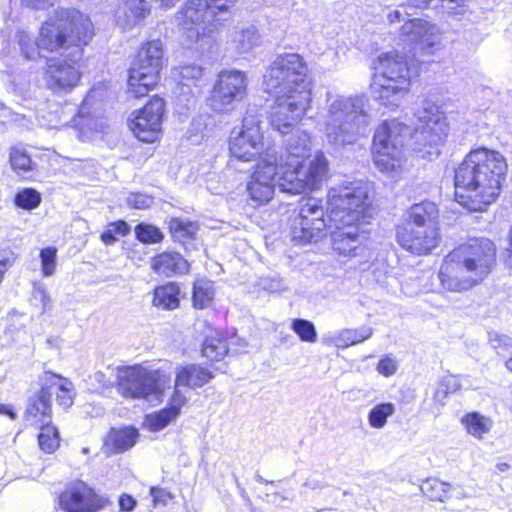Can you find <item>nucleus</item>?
Here are the masks:
<instances>
[{"mask_svg": "<svg viewBox=\"0 0 512 512\" xmlns=\"http://www.w3.org/2000/svg\"><path fill=\"white\" fill-rule=\"evenodd\" d=\"M263 84L266 92L277 96L270 124L280 134H288L310 107L307 65L299 54L279 55L264 75Z\"/></svg>", "mask_w": 512, "mask_h": 512, "instance_id": "1", "label": "nucleus"}, {"mask_svg": "<svg viewBox=\"0 0 512 512\" xmlns=\"http://www.w3.org/2000/svg\"><path fill=\"white\" fill-rule=\"evenodd\" d=\"M373 194V184L364 180L345 182L329 189V221L334 225L330 233L333 249L339 255L352 257L363 253L365 236L358 232L356 224L372 217Z\"/></svg>", "mask_w": 512, "mask_h": 512, "instance_id": "2", "label": "nucleus"}, {"mask_svg": "<svg viewBox=\"0 0 512 512\" xmlns=\"http://www.w3.org/2000/svg\"><path fill=\"white\" fill-rule=\"evenodd\" d=\"M328 162H258L247 184V192L254 202H269L275 186L280 192L298 195L306 190L319 189L328 178Z\"/></svg>", "mask_w": 512, "mask_h": 512, "instance_id": "3", "label": "nucleus"}, {"mask_svg": "<svg viewBox=\"0 0 512 512\" xmlns=\"http://www.w3.org/2000/svg\"><path fill=\"white\" fill-rule=\"evenodd\" d=\"M496 265V247L487 238L470 239L451 251L438 272L449 292L468 291L483 282Z\"/></svg>", "mask_w": 512, "mask_h": 512, "instance_id": "4", "label": "nucleus"}, {"mask_svg": "<svg viewBox=\"0 0 512 512\" xmlns=\"http://www.w3.org/2000/svg\"><path fill=\"white\" fill-rule=\"evenodd\" d=\"M507 162H461L455 169V200L470 211H483L500 195Z\"/></svg>", "mask_w": 512, "mask_h": 512, "instance_id": "5", "label": "nucleus"}, {"mask_svg": "<svg viewBox=\"0 0 512 512\" xmlns=\"http://www.w3.org/2000/svg\"><path fill=\"white\" fill-rule=\"evenodd\" d=\"M367 102L363 96L346 97L330 91L326 93L323 127L331 145L342 147L354 144L366 133L371 122Z\"/></svg>", "mask_w": 512, "mask_h": 512, "instance_id": "6", "label": "nucleus"}, {"mask_svg": "<svg viewBox=\"0 0 512 512\" xmlns=\"http://www.w3.org/2000/svg\"><path fill=\"white\" fill-rule=\"evenodd\" d=\"M94 35L91 20L76 10H61L57 12L55 21L45 22L37 39L41 50L57 52L60 57L70 61H80L83 56V46L87 45Z\"/></svg>", "mask_w": 512, "mask_h": 512, "instance_id": "7", "label": "nucleus"}, {"mask_svg": "<svg viewBox=\"0 0 512 512\" xmlns=\"http://www.w3.org/2000/svg\"><path fill=\"white\" fill-rule=\"evenodd\" d=\"M397 241L412 254L432 253L441 242L439 210L435 203L423 201L413 205L408 221L397 230Z\"/></svg>", "mask_w": 512, "mask_h": 512, "instance_id": "8", "label": "nucleus"}, {"mask_svg": "<svg viewBox=\"0 0 512 512\" xmlns=\"http://www.w3.org/2000/svg\"><path fill=\"white\" fill-rule=\"evenodd\" d=\"M417 122L413 138L419 147L415 148L419 158H437L449 133L447 117L440 107L430 101L423 102L415 113Z\"/></svg>", "mask_w": 512, "mask_h": 512, "instance_id": "9", "label": "nucleus"}, {"mask_svg": "<svg viewBox=\"0 0 512 512\" xmlns=\"http://www.w3.org/2000/svg\"><path fill=\"white\" fill-rule=\"evenodd\" d=\"M261 116L248 111L239 127L230 134L229 151L237 160H276L274 145L265 144L261 128Z\"/></svg>", "mask_w": 512, "mask_h": 512, "instance_id": "10", "label": "nucleus"}, {"mask_svg": "<svg viewBox=\"0 0 512 512\" xmlns=\"http://www.w3.org/2000/svg\"><path fill=\"white\" fill-rule=\"evenodd\" d=\"M118 371V389L125 398L159 400L171 380L161 369L129 366Z\"/></svg>", "mask_w": 512, "mask_h": 512, "instance_id": "11", "label": "nucleus"}, {"mask_svg": "<svg viewBox=\"0 0 512 512\" xmlns=\"http://www.w3.org/2000/svg\"><path fill=\"white\" fill-rule=\"evenodd\" d=\"M163 65L162 42L153 40L144 44L129 69L128 91L136 98L147 95L156 86Z\"/></svg>", "mask_w": 512, "mask_h": 512, "instance_id": "12", "label": "nucleus"}, {"mask_svg": "<svg viewBox=\"0 0 512 512\" xmlns=\"http://www.w3.org/2000/svg\"><path fill=\"white\" fill-rule=\"evenodd\" d=\"M330 211L329 200L327 210L324 209L322 201L315 198H310L303 203L299 209L298 217L293 222L292 242L298 245H306L322 239L334 227L329 221Z\"/></svg>", "mask_w": 512, "mask_h": 512, "instance_id": "13", "label": "nucleus"}, {"mask_svg": "<svg viewBox=\"0 0 512 512\" xmlns=\"http://www.w3.org/2000/svg\"><path fill=\"white\" fill-rule=\"evenodd\" d=\"M246 90L244 73L237 70L221 71L213 86L209 106L215 112L232 110L236 103L244 99Z\"/></svg>", "mask_w": 512, "mask_h": 512, "instance_id": "14", "label": "nucleus"}, {"mask_svg": "<svg viewBox=\"0 0 512 512\" xmlns=\"http://www.w3.org/2000/svg\"><path fill=\"white\" fill-rule=\"evenodd\" d=\"M176 21L186 34L189 43L197 42L220 24L214 16L208 15L207 5L201 0H189L176 14Z\"/></svg>", "mask_w": 512, "mask_h": 512, "instance_id": "15", "label": "nucleus"}, {"mask_svg": "<svg viewBox=\"0 0 512 512\" xmlns=\"http://www.w3.org/2000/svg\"><path fill=\"white\" fill-rule=\"evenodd\" d=\"M109 503L108 498L80 480L67 485L59 496V506L65 512H99Z\"/></svg>", "mask_w": 512, "mask_h": 512, "instance_id": "16", "label": "nucleus"}, {"mask_svg": "<svg viewBox=\"0 0 512 512\" xmlns=\"http://www.w3.org/2000/svg\"><path fill=\"white\" fill-rule=\"evenodd\" d=\"M409 133V127L397 119L382 122L373 136L372 153L396 160Z\"/></svg>", "mask_w": 512, "mask_h": 512, "instance_id": "17", "label": "nucleus"}, {"mask_svg": "<svg viewBox=\"0 0 512 512\" xmlns=\"http://www.w3.org/2000/svg\"><path fill=\"white\" fill-rule=\"evenodd\" d=\"M165 103L162 98H152L131 121L134 135L143 142H154L161 132Z\"/></svg>", "mask_w": 512, "mask_h": 512, "instance_id": "18", "label": "nucleus"}, {"mask_svg": "<svg viewBox=\"0 0 512 512\" xmlns=\"http://www.w3.org/2000/svg\"><path fill=\"white\" fill-rule=\"evenodd\" d=\"M78 62L66 57L49 59L45 71L47 87L55 93L70 92L80 81V72L76 67Z\"/></svg>", "mask_w": 512, "mask_h": 512, "instance_id": "19", "label": "nucleus"}, {"mask_svg": "<svg viewBox=\"0 0 512 512\" xmlns=\"http://www.w3.org/2000/svg\"><path fill=\"white\" fill-rule=\"evenodd\" d=\"M400 38L410 46L420 47L423 51L431 49L440 39L437 28L420 19L407 20L401 27Z\"/></svg>", "mask_w": 512, "mask_h": 512, "instance_id": "20", "label": "nucleus"}, {"mask_svg": "<svg viewBox=\"0 0 512 512\" xmlns=\"http://www.w3.org/2000/svg\"><path fill=\"white\" fill-rule=\"evenodd\" d=\"M410 80H392L374 78L371 83V94L381 105L396 108L410 91Z\"/></svg>", "mask_w": 512, "mask_h": 512, "instance_id": "21", "label": "nucleus"}, {"mask_svg": "<svg viewBox=\"0 0 512 512\" xmlns=\"http://www.w3.org/2000/svg\"><path fill=\"white\" fill-rule=\"evenodd\" d=\"M51 398L52 392L47 391V388H44L41 384V389L29 399L24 414L26 425L38 427L39 425L51 423Z\"/></svg>", "mask_w": 512, "mask_h": 512, "instance_id": "22", "label": "nucleus"}, {"mask_svg": "<svg viewBox=\"0 0 512 512\" xmlns=\"http://www.w3.org/2000/svg\"><path fill=\"white\" fill-rule=\"evenodd\" d=\"M138 435L132 427L112 428L104 438L103 451L107 455L125 452L135 445Z\"/></svg>", "mask_w": 512, "mask_h": 512, "instance_id": "23", "label": "nucleus"}, {"mask_svg": "<svg viewBox=\"0 0 512 512\" xmlns=\"http://www.w3.org/2000/svg\"><path fill=\"white\" fill-rule=\"evenodd\" d=\"M381 75L377 78L392 80H410V71L404 56L398 52L381 54L378 57Z\"/></svg>", "mask_w": 512, "mask_h": 512, "instance_id": "24", "label": "nucleus"}, {"mask_svg": "<svg viewBox=\"0 0 512 512\" xmlns=\"http://www.w3.org/2000/svg\"><path fill=\"white\" fill-rule=\"evenodd\" d=\"M213 377L212 372L207 368L197 364H189L177 367L175 381L177 387L197 389L203 387Z\"/></svg>", "mask_w": 512, "mask_h": 512, "instance_id": "25", "label": "nucleus"}, {"mask_svg": "<svg viewBox=\"0 0 512 512\" xmlns=\"http://www.w3.org/2000/svg\"><path fill=\"white\" fill-rule=\"evenodd\" d=\"M189 263L177 252H163L152 259L151 268L160 275L167 277L185 274L189 271Z\"/></svg>", "mask_w": 512, "mask_h": 512, "instance_id": "26", "label": "nucleus"}, {"mask_svg": "<svg viewBox=\"0 0 512 512\" xmlns=\"http://www.w3.org/2000/svg\"><path fill=\"white\" fill-rule=\"evenodd\" d=\"M41 384L52 394L56 393V400L60 406L68 408L73 404L72 383L61 376L45 372L41 377Z\"/></svg>", "mask_w": 512, "mask_h": 512, "instance_id": "27", "label": "nucleus"}, {"mask_svg": "<svg viewBox=\"0 0 512 512\" xmlns=\"http://www.w3.org/2000/svg\"><path fill=\"white\" fill-rule=\"evenodd\" d=\"M181 288L175 282H168L154 289L152 303L163 310H174L180 303Z\"/></svg>", "mask_w": 512, "mask_h": 512, "instance_id": "28", "label": "nucleus"}, {"mask_svg": "<svg viewBox=\"0 0 512 512\" xmlns=\"http://www.w3.org/2000/svg\"><path fill=\"white\" fill-rule=\"evenodd\" d=\"M232 43L239 53H247L260 44V35L253 25L236 27L232 33Z\"/></svg>", "mask_w": 512, "mask_h": 512, "instance_id": "29", "label": "nucleus"}, {"mask_svg": "<svg viewBox=\"0 0 512 512\" xmlns=\"http://www.w3.org/2000/svg\"><path fill=\"white\" fill-rule=\"evenodd\" d=\"M286 150L291 157L309 159L312 156L309 135L302 130L293 131L287 141Z\"/></svg>", "mask_w": 512, "mask_h": 512, "instance_id": "30", "label": "nucleus"}, {"mask_svg": "<svg viewBox=\"0 0 512 512\" xmlns=\"http://www.w3.org/2000/svg\"><path fill=\"white\" fill-rule=\"evenodd\" d=\"M228 351L227 342L219 332L207 336L202 345V355L210 361L222 360Z\"/></svg>", "mask_w": 512, "mask_h": 512, "instance_id": "31", "label": "nucleus"}, {"mask_svg": "<svg viewBox=\"0 0 512 512\" xmlns=\"http://www.w3.org/2000/svg\"><path fill=\"white\" fill-rule=\"evenodd\" d=\"M211 122L212 118L209 115H199L193 118L187 131V140L193 145L201 144L209 136Z\"/></svg>", "mask_w": 512, "mask_h": 512, "instance_id": "32", "label": "nucleus"}, {"mask_svg": "<svg viewBox=\"0 0 512 512\" xmlns=\"http://www.w3.org/2000/svg\"><path fill=\"white\" fill-rule=\"evenodd\" d=\"M451 485L437 478H428L421 485V491L430 500L444 502L450 498Z\"/></svg>", "mask_w": 512, "mask_h": 512, "instance_id": "33", "label": "nucleus"}, {"mask_svg": "<svg viewBox=\"0 0 512 512\" xmlns=\"http://www.w3.org/2000/svg\"><path fill=\"white\" fill-rule=\"evenodd\" d=\"M214 298L213 283L207 279H198L193 287L194 307L203 309L208 307Z\"/></svg>", "mask_w": 512, "mask_h": 512, "instance_id": "34", "label": "nucleus"}, {"mask_svg": "<svg viewBox=\"0 0 512 512\" xmlns=\"http://www.w3.org/2000/svg\"><path fill=\"white\" fill-rule=\"evenodd\" d=\"M37 428H40L38 443L41 450L48 454L55 452L60 445L58 429L51 423L39 425Z\"/></svg>", "mask_w": 512, "mask_h": 512, "instance_id": "35", "label": "nucleus"}, {"mask_svg": "<svg viewBox=\"0 0 512 512\" xmlns=\"http://www.w3.org/2000/svg\"><path fill=\"white\" fill-rule=\"evenodd\" d=\"M462 422L465 424L468 433L477 438H482L491 427L490 419L477 412L467 414L462 418Z\"/></svg>", "mask_w": 512, "mask_h": 512, "instance_id": "36", "label": "nucleus"}, {"mask_svg": "<svg viewBox=\"0 0 512 512\" xmlns=\"http://www.w3.org/2000/svg\"><path fill=\"white\" fill-rule=\"evenodd\" d=\"M173 74L179 79L180 84L191 86L196 85L202 79L204 70L199 65L187 64L175 68Z\"/></svg>", "mask_w": 512, "mask_h": 512, "instance_id": "37", "label": "nucleus"}, {"mask_svg": "<svg viewBox=\"0 0 512 512\" xmlns=\"http://www.w3.org/2000/svg\"><path fill=\"white\" fill-rule=\"evenodd\" d=\"M373 334V330L370 327H362L360 329H345L339 333L336 337V343L338 346H351L366 339H369Z\"/></svg>", "mask_w": 512, "mask_h": 512, "instance_id": "38", "label": "nucleus"}, {"mask_svg": "<svg viewBox=\"0 0 512 512\" xmlns=\"http://www.w3.org/2000/svg\"><path fill=\"white\" fill-rule=\"evenodd\" d=\"M395 412V406L393 403H380L374 406L368 414L369 425L373 428H383L388 417L393 415Z\"/></svg>", "mask_w": 512, "mask_h": 512, "instance_id": "39", "label": "nucleus"}, {"mask_svg": "<svg viewBox=\"0 0 512 512\" xmlns=\"http://www.w3.org/2000/svg\"><path fill=\"white\" fill-rule=\"evenodd\" d=\"M169 229L175 240L184 241L195 235L197 226L195 223L188 220L172 218L169 221Z\"/></svg>", "mask_w": 512, "mask_h": 512, "instance_id": "40", "label": "nucleus"}, {"mask_svg": "<svg viewBox=\"0 0 512 512\" xmlns=\"http://www.w3.org/2000/svg\"><path fill=\"white\" fill-rule=\"evenodd\" d=\"M14 203L24 210H32L40 205L41 195L32 188H25L16 194Z\"/></svg>", "mask_w": 512, "mask_h": 512, "instance_id": "41", "label": "nucleus"}, {"mask_svg": "<svg viewBox=\"0 0 512 512\" xmlns=\"http://www.w3.org/2000/svg\"><path fill=\"white\" fill-rule=\"evenodd\" d=\"M176 417L173 413L169 412L166 408L153 414H149L145 417L144 425L150 431H160L164 429L171 421Z\"/></svg>", "mask_w": 512, "mask_h": 512, "instance_id": "42", "label": "nucleus"}, {"mask_svg": "<svg viewBox=\"0 0 512 512\" xmlns=\"http://www.w3.org/2000/svg\"><path fill=\"white\" fill-rule=\"evenodd\" d=\"M137 239L145 244L159 243L163 239L162 232L154 225L140 223L135 227Z\"/></svg>", "mask_w": 512, "mask_h": 512, "instance_id": "43", "label": "nucleus"}, {"mask_svg": "<svg viewBox=\"0 0 512 512\" xmlns=\"http://www.w3.org/2000/svg\"><path fill=\"white\" fill-rule=\"evenodd\" d=\"M293 331L302 341L314 343L317 341V332L312 322L305 319H295L292 323Z\"/></svg>", "mask_w": 512, "mask_h": 512, "instance_id": "44", "label": "nucleus"}, {"mask_svg": "<svg viewBox=\"0 0 512 512\" xmlns=\"http://www.w3.org/2000/svg\"><path fill=\"white\" fill-rule=\"evenodd\" d=\"M57 249L46 247L40 251L41 270L44 277H51L57 268Z\"/></svg>", "mask_w": 512, "mask_h": 512, "instance_id": "45", "label": "nucleus"}, {"mask_svg": "<svg viewBox=\"0 0 512 512\" xmlns=\"http://www.w3.org/2000/svg\"><path fill=\"white\" fill-rule=\"evenodd\" d=\"M489 342L497 354L509 359L512 356V338L507 335H490Z\"/></svg>", "mask_w": 512, "mask_h": 512, "instance_id": "46", "label": "nucleus"}, {"mask_svg": "<svg viewBox=\"0 0 512 512\" xmlns=\"http://www.w3.org/2000/svg\"><path fill=\"white\" fill-rule=\"evenodd\" d=\"M43 157H48L46 154L41 156L39 155V149L35 147H28L24 144H17L12 146L10 149L9 160H20L21 158L26 160H32L33 158L42 159Z\"/></svg>", "mask_w": 512, "mask_h": 512, "instance_id": "47", "label": "nucleus"}, {"mask_svg": "<svg viewBox=\"0 0 512 512\" xmlns=\"http://www.w3.org/2000/svg\"><path fill=\"white\" fill-rule=\"evenodd\" d=\"M19 46L23 56L27 60H34L37 55H39V50H41L37 46V42L34 43L33 40L25 33H22L19 36Z\"/></svg>", "mask_w": 512, "mask_h": 512, "instance_id": "48", "label": "nucleus"}, {"mask_svg": "<svg viewBox=\"0 0 512 512\" xmlns=\"http://www.w3.org/2000/svg\"><path fill=\"white\" fill-rule=\"evenodd\" d=\"M464 160H505L497 151L479 147L471 150Z\"/></svg>", "mask_w": 512, "mask_h": 512, "instance_id": "49", "label": "nucleus"}, {"mask_svg": "<svg viewBox=\"0 0 512 512\" xmlns=\"http://www.w3.org/2000/svg\"><path fill=\"white\" fill-rule=\"evenodd\" d=\"M33 298L40 301L42 304V312H46L51 309V297L47 291V288L42 283H35L32 292Z\"/></svg>", "mask_w": 512, "mask_h": 512, "instance_id": "50", "label": "nucleus"}, {"mask_svg": "<svg viewBox=\"0 0 512 512\" xmlns=\"http://www.w3.org/2000/svg\"><path fill=\"white\" fill-rule=\"evenodd\" d=\"M180 388L181 387H177V384L175 383V388L170 399L169 407L166 408L169 412L173 413L175 417L179 415L181 408L187 402V397L182 393Z\"/></svg>", "mask_w": 512, "mask_h": 512, "instance_id": "51", "label": "nucleus"}, {"mask_svg": "<svg viewBox=\"0 0 512 512\" xmlns=\"http://www.w3.org/2000/svg\"><path fill=\"white\" fill-rule=\"evenodd\" d=\"M153 198L143 193H132L127 198V203L135 209H147L153 205Z\"/></svg>", "mask_w": 512, "mask_h": 512, "instance_id": "52", "label": "nucleus"}, {"mask_svg": "<svg viewBox=\"0 0 512 512\" xmlns=\"http://www.w3.org/2000/svg\"><path fill=\"white\" fill-rule=\"evenodd\" d=\"M397 368V362L393 358L384 357L379 361L376 369L381 375L389 377L396 373Z\"/></svg>", "mask_w": 512, "mask_h": 512, "instance_id": "53", "label": "nucleus"}, {"mask_svg": "<svg viewBox=\"0 0 512 512\" xmlns=\"http://www.w3.org/2000/svg\"><path fill=\"white\" fill-rule=\"evenodd\" d=\"M150 494L153 499L154 505H166L169 500L172 499V495L166 489L152 487L150 490Z\"/></svg>", "mask_w": 512, "mask_h": 512, "instance_id": "54", "label": "nucleus"}, {"mask_svg": "<svg viewBox=\"0 0 512 512\" xmlns=\"http://www.w3.org/2000/svg\"><path fill=\"white\" fill-rule=\"evenodd\" d=\"M376 168L381 172L395 179L401 172L400 165H395L394 162H374Z\"/></svg>", "mask_w": 512, "mask_h": 512, "instance_id": "55", "label": "nucleus"}, {"mask_svg": "<svg viewBox=\"0 0 512 512\" xmlns=\"http://www.w3.org/2000/svg\"><path fill=\"white\" fill-rule=\"evenodd\" d=\"M16 260V254L9 248L0 251V267L6 270L12 266Z\"/></svg>", "mask_w": 512, "mask_h": 512, "instance_id": "56", "label": "nucleus"}, {"mask_svg": "<svg viewBox=\"0 0 512 512\" xmlns=\"http://www.w3.org/2000/svg\"><path fill=\"white\" fill-rule=\"evenodd\" d=\"M12 169L21 177L34 169L33 162H10Z\"/></svg>", "mask_w": 512, "mask_h": 512, "instance_id": "57", "label": "nucleus"}, {"mask_svg": "<svg viewBox=\"0 0 512 512\" xmlns=\"http://www.w3.org/2000/svg\"><path fill=\"white\" fill-rule=\"evenodd\" d=\"M408 16V13L405 11L404 8H397L391 12L388 13L387 19L389 23H396L401 21H406V17Z\"/></svg>", "mask_w": 512, "mask_h": 512, "instance_id": "58", "label": "nucleus"}, {"mask_svg": "<svg viewBox=\"0 0 512 512\" xmlns=\"http://www.w3.org/2000/svg\"><path fill=\"white\" fill-rule=\"evenodd\" d=\"M108 228L113 232L115 235H121L124 236L128 234L130 228L128 224L124 221H116L111 223Z\"/></svg>", "mask_w": 512, "mask_h": 512, "instance_id": "59", "label": "nucleus"}, {"mask_svg": "<svg viewBox=\"0 0 512 512\" xmlns=\"http://www.w3.org/2000/svg\"><path fill=\"white\" fill-rule=\"evenodd\" d=\"M23 3L33 9H47L54 5V0H23Z\"/></svg>", "mask_w": 512, "mask_h": 512, "instance_id": "60", "label": "nucleus"}, {"mask_svg": "<svg viewBox=\"0 0 512 512\" xmlns=\"http://www.w3.org/2000/svg\"><path fill=\"white\" fill-rule=\"evenodd\" d=\"M136 501L134 498L128 494H123L119 499V505L121 510L129 512L132 511L135 507Z\"/></svg>", "mask_w": 512, "mask_h": 512, "instance_id": "61", "label": "nucleus"}, {"mask_svg": "<svg viewBox=\"0 0 512 512\" xmlns=\"http://www.w3.org/2000/svg\"><path fill=\"white\" fill-rule=\"evenodd\" d=\"M326 485L327 484L323 479H318L316 477H310L304 483V486L312 490L323 489L324 487H326Z\"/></svg>", "mask_w": 512, "mask_h": 512, "instance_id": "62", "label": "nucleus"}, {"mask_svg": "<svg viewBox=\"0 0 512 512\" xmlns=\"http://www.w3.org/2000/svg\"><path fill=\"white\" fill-rule=\"evenodd\" d=\"M441 1L443 3H445V4H443V6L450 11L458 12L457 8L464 6V0H441Z\"/></svg>", "mask_w": 512, "mask_h": 512, "instance_id": "63", "label": "nucleus"}, {"mask_svg": "<svg viewBox=\"0 0 512 512\" xmlns=\"http://www.w3.org/2000/svg\"><path fill=\"white\" fill-rule=\"evenodd\" d=\"M101 239L105 244H112L116 241L115 234L109 228L102 233Z\"/></svg>", "mask_w": 512, "mask_h": 512, "instance_id": "64", "label": "nucleus"}]
</instances>
